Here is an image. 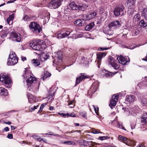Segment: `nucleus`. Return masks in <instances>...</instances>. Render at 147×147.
Here are the masks:
<instances>
[{
    "label": "nucleus",
    "mask_w": 147,
    "mask_h": 147,
    "mask_svg": "<svg viewBox=\"0 0 147 147\" xmlns=\"http://www.w3.org/2000/svg\"><path fill=\"white\" fill-rule=\"evenodd\" d=\"M0 81L5 84L8 85L9 86H7V88H10L11 86V80L7 76L3 74L0 75Z\"/></svg>",
    "instance_id": "obj_5"
},
{
    "label": "nucleus",
    "mask_w": 147,
    "mask_h": 147,
    "mask_svg": "<svg viewBox=\"0 0 147 147\" xmlns=\"http://www.w3.org/2000/svg\"><path fill=\"white\" fill-rule=\"evenodd\" d=\"M109 49V47L108 48H103V47H99L98 48L99 51H103L104 50H107Z\"/></svg>",
    "instance_id": "obj_62"
},
{
    "label": "nucleus",
    "mask_w": 147,
    "mask_h": 147,
    "mask_svg": "<svg viewBox=\"0 0 147 147\" xmlns=\"http://www.w3.org/2000/svg\"><path fill=\"white\" fill-rule=\"evenodd\" d=\"M140 46H141L140 45H136L135 46H132L131 45V46H127V47L125 46V47H126L127 49H134V48L137 47H138Z\"/></svg>",
    "instance_id": "obj_49"
},
{
    "label": "nucleus",
    "mask_w": 147,
    "mask_h": 147,
    "mask_svg": "<svg viewBox=\"0 0 147 147\" xmlns=\"http://www.w3.org/2000/svg\"><path fill=\"white\" fill-rule=\"evenodd\" d=\"M53 55V58L54 59L53 61V65H55L59 66L61 65L62 61V53L59 51L57 53H54Z\"/></svg>",
    "instance_id": "obj_3"
},
{
    "label": "nucleus",
    "mask_w": 147,
    "mask_h": 147,
    "mask_svg": "<svg viewBox=\"0 0 147 147\" xmlns=\"http://www.w3.org/2000/svg\"><path fill=\"white\" fill-rule=\"evenodd\" d=\"M29 68L25 69L24 73L23 74V76L24 78L26 79V82L27 86L32 85L35 84L36 82V78L31 73V71L29 69Z\"/></svg>",
    "instance_id": "obj_1"
},
{
    "label": "nucleus",
    "mask_w": 147,
    "mask_h": 147,
    "mask_svg": "<svg viewBox=\"0 0 147 147\" xmlns=\"http://www.w3.org/2000/svg\"><path fill=\"white\" fill-rule=\"evenodd\" d=\"M135 100V97L134 95H127L126 96L125 101L127 103H131L134 102Z\"/></svg>",
    "instance_id": "obj_20"
},
{
    "label": "nucleus",
    "mask_w": 147,
    "mask_h": 147,
    "mask_svg": "<svg viewBox=\"0 0 147 147\" xmlns=\"http://www.w3.org/2000/svg\"><path fill=\"white\" fill-rule=\"evenodd\" d=\"M111 122H110V123H111L112 125H113L116 126L117 124V122H118L117 119L115 118L114 120L111 121Z\"/></svg>",
    "instance_id": "obj_55"
},
{
    "label": "nucleus",
    "mask_w": 147,
    "mask_h": 147,
    "mask_svg": "<svg viewBox=\"0 0 147 147\" xmlns=\"http://www.w3.org/2000/svg\"><path fill=\"white\" fill-rule=\"evenodd\" d=\"M96 14L97 13L95 11L90 13L87 14H84L83 15V19L86 21L92 20L96 16Z\"/></svg>",
    "instance_id": "obj_12"
},
{
    "label": "nucleus",
    "mask_w": 147,
    "mask_h": 147,
    "mask_svg": "<svg viewBox=\"0 0 147 147\" xmlns=\"http://www.w3.org/2000/svg\"><path fill=\"white\" fill-rule=\"evenodd\" d=\"M38 106H34L33 108L31 107L30 108V112H32L33 111H34L35 109H37V108L38 107Z\"/></svg>",
    "instance_id": "obj_58"
},
{
    "label": "nucleus",
    "mask_w": 147,
    "mask_h": 147,
    "mask_svg": "<svg viewBox=\"0 0 147 147\" xmlns=\"http://www.w3.org/2000/svg\"><path fill=\"white\" fill-rule=\"evenodd\" d=\"M10 38L13 40L17 42H20L21 41V37L20 34L16 32L11 33Z\"/></svg>",
    "instance_id": "obj_9"
},
{
    "label": "nucleus",
    "mask_w": 147,
    "mask_h": 147,
    "mask_svg": "<svg viewBox=\"0 0 147 147\" xmlns=\"http://www.w3.org/2000/svg\"><path fill=\"white\" fill-rule=\"evenodd\" d=\"M103 72L105 73V76L106 78H108L112 77V74L111 72H109L108 71H106L105 69H104L103 71Z\"/></svg>",
    "instance_id": "obj_41"
},
{
    "label": "nucleus",
    "mask_w": 147,
    "mask_h": 147,
    "mask_svg": "<svg viewBox=\"0 0 147 147\" xmlns=\"http://www.w3.org/2000/svg\"><path fill=\"white\" fill-rule=\"evenodd\" d=\"M70 33L69 31L62 30L57 34V38L58 39H61L65 38L69 36Z\"/></svg>",
    "instance_id": "obj_13"
},
{
    "label": "nucleus",
    "mask_w": 147,
    "mask_h": 147,
    "mask_svg": "<svg viewBox=\"0 0 147 147\" xmlns=\"http://www.w3.org/2000/svg\"><path fill=\"white\" fill-rule=\"evenodd\" d=\"M109 25L111 28L113 27L115 28H119L121 26V24L119 21L115 20L111 22Z\"/></svg>",
    "instance_id": "obj_22"
},
{
    "label": "nucleus",
    "mask_w": 147,
    "mask_h": 147,
    "mask_svg": "<svg viewBox=\"0 0 147 147\" xmlns=\"http://www.w3.org/2000/svg\"><path fill=\"white\" fill-rule=\"evenodd\" d=\"M140 26L142 27H145L147 26V22H145L144 20H142L139 23Z\"/></svg>",
    "instance_id": "obj_44"
},
{
    "label": "nucleus",
    "mask_w": 147,
    "mask_h": 147,
    "mask_svg": "<svg viewBox=\"0 0 147 147\" xmlns=\"http://www.w3.org/2000/svg\"><path fill=\"white\" fill-rule=\"evenodd\" d=\"M18 61V58L16 56L14 52H10L7 62L8 65H14L16 64Z\"/></svg>",
    "instance_id": "obj_4"
},
{
    "label": "nucleus",
    "mask_w": 147,
    "mask_h": 147,
    "mask_svg": "<svg viewBox=\"0 0 147 147\" xmlns=\"http://www.w3.org/2000/svg\"><path fill=\"white\" fill-rule=\"evenodd\" d=\"M84 144H80V147H85L87 144H88L89 147H96V144L95 142H94L92 141H86L84 142Z\"/></svg>",
    "instance_id": "obj_21"
},
{
    "label": "nucleus",
    "mask_w": 147,
    "mask_h": 147,
    "mask_svg": "<svg viewBox=\"0 0 147 147\" xmlns=\"http://www.w3.org/2000/svg\"><path fill=\"white\" fill-rule=\"evenodd\" d=\"M51 76V74L47 71H45L42 74L41 78L43 80H44L45 79L48 77H49Z\"/></svg>",
    "instance_id": "obj_30"
},
{
    "label": "nucleus",
    "mask_w": 147,
    "mask_h": 147,
    "mask_svg": "<svg viewBox=\"0 0 147 147\" xmlns=\"http://www.w3.org/2000/svg\"><path fill=\"white\" fill-rule=\"evenodd\" d=\"M117 59L119 63L124 65L126 64L127 62H129L130 61L128 57L124 58L122 56L118 57Z\"/></svg>",
    "instance_id": "obj_14"
},
{
    "label": "nucleus",
    "mask_w": 147,
    "mask_h": 147,
    "mask_svg": "<svg viewBox=\"0 0 147 147\" xmlns=\"http://www.w3.org/2000/svg\"><path fill=\"white\" fill-rule=\"evenodd\" d=\"M98 140H104L107 139V137L105 136H100L98 138Z\"/></svg>",
    "instance_id": "obj_59"
},
{
    "label": "nucleus",
    "mask_w": 147,
    "mask_h": 147,
    "mask_svg": "<svg viewBox=\"0 0 147 147\" xmlns=\"http://www.w3.org/2000/svg\"><path fill=\"white\" fill-rule=\"evenodd\" d=\"M27 96L28 101L30 103H32L35 101V97L33 95L30 93H27Z\"/></svg>",
    "instance_id": "obj_23"
},
{
    "label": "nucleus",
    "mask_w": 147,
    "mask_h": 147,
    "mask_svg": "<svg viewBox=\"0 0 147 147\" xmlns=\"http://www.w3.org/2000/svg\"><path fill=\"white\" fill-rule=\"evenodd\" d=\"M119 96L118 95L113 96L112 99L110 100V104L109 105V106L111 108L115 106L118 101Z\"/></svg>",
    "instance_id": "obj_17"
},
{
    "label": "nucleus",
    "mask_w": 147,
    "mask_h": 147,
    "mask_svg": "<svg viewBox=\"0 0 147 147\" xmlns=\"http://www.w3.org/2000/svg\"><path fill=\"white\" fill-rule=\"evenodd\" d=\"M8 94V92L7 90L5 88H0V95L1 96H6Z\"/></svg>",
    "instance_id": "obj_27"
},
{
    "label": "nucleus",
    "mask_w": 147,
    "mask_h": 147,
    "mask_svg": "<svg viewBox=\"0 0 147 147\" xmlns=\"http://www.w3.org/2000/svg\"><path fill=\"white\" fill-rule=\"evenodd\" d=\"M86 1L84 0H77V3L80 5H83V4H86L85 3L86 2Z\"/></svg>",
    "instance_id": "obj_51"
},
{
    "label": "nucleus",
    "mask_w": 147,
    "mask_h": 147,
    "mask_svg": "<svg viewBox=\"0 0 147 147\" xmlns=\"http://www.w3.org/2000/svg\"><path fill=\"white\" fill-rule=\"evenodd\" d=\"M29 27L33 32L36 34L40 33L41 30L40 26L35 22H31Z\"/></svg>",
    "instance_id": "obj_7"
},
{
    "label": "nucleus",
    "mask_w": 147,
    "mask_h": 147,
    "mask_svg": "<svg viewBox=\"0 0 147 147\" xmlns=\"http://www.w3.org/2000/svg\"><path fill=\"white\" fill-rule=\"evenodd\" d=\"M136 141L133 140H129L127 139L125 144L127 145L131 146H134L136 145Z\"/></svg>",
    "instance_id": "obj_26"
},
{
    "label": "nucleus",
    "mask_w": 147,
    "mask_h": 147,
    "mask_svg": "<svg viewBox=\"0 0 147 147\" xmlns=\"http://www.w3.org/2000/svg\"><path fill=\"white\" fill-rule=\"evenodd\" d=\"M88 51L87 49H85L84 48L80 49L78 51V53L80 54H81L82 52H86Z\"/></svg>",
    "instance_id": "obj_52"
},
{
    "label": "nucleus",
    "mask_w": 147,
    "mask_h": 147,
    "mask_svg": "<svg viewBox=\"0 0 147 147\" xmlns=\"http://www.w3.org/2000/svg\"><path fill=\"white\" fill-rule=\"evenodd\" d=\"M53 95H52V94H49V96L48 97L46 98L45 99H46L47 100H49V102L51 101L52 100V96L54 94V92H53Z\"/></svg>",
    "instance_id": "obj_54"
},
{
    "label": "nucleus",
    "mask_w": 147,
    "mask_h": 147,
    "mask_svg": "<svg viewBox=\"0 0 147 147\" xmlns=\"http://www.w3.org/2000/svg\"><path fill=\"white\" fill-rule=\"evenodd\" d=\"M89 109L90 110V111H91V109H94V110L95 112L98 115V108L96 106H94V105H92L91 106L89 107Z\"/></svg>",
    "instance_id": "obj_37"
},
{
    "label": "nucleus",
    "mask_w": 147,
    "mask_h": 147,
    "mask_svg": "<svg viewBox=\"0 0 147 147\" xmlns=\"http://www.w3.org/2000/svg\"><path fill=\"white\" fill-rule=\"evenodd\" d=\"M30 47L33 49L39 51H42L45 48V43L43 40H34L30 43Z\"/></svg>",
    "instance_id": "obj_2"
},
{
    "label": "nucleus",
    "mask_w": 147,
    "mask_h": 147,
    "mask_svg": "<svg viewBox=\"0 0 147 147\" xmlns=\"http://www.w3.org/2000/svg\"><path fill=\"white\" fill-rule=\"evenodd\" d=\"M22 20L25 22H28L31 20V18L26 15H24L22 19Z\"/></svg>",
    "instance_id": "obj_43"
},
{
    "label": "nucleus",
    "mask_w": 147,
    "mask_h": 147,
    "mask_svg": "<svg viewBox=\"0 0 147 147\" xmlns=\"http://www.w3.org/2000/svg\"><path fill=\"white\" fill-rule=\"evenodd\" d=\"M63 143L64 144L69 145H74L75 144V142L69 141H65V142H63Z\"/></svg>",
    "instance_id": "obj_48"
},
{
    "label": "nucleus",
    "mask_w": 147,
    "mask_h": 147,
    "mask_svg": "<svg viewBox=\"0 0 147 147\" xmlns=\"http://www.w3.org/2000/svg\"><path fill=\"white\" fill-rule=\"evenodd\" d=\"M117 61L115 60L113 57H111L109 58V64L116 70L119 67V66L117 64Z\"/></svg>",
    "instance_id": "obj_15"
},
{
    "label": "nucleus",
    "mask_w": 147,
    "mask_h": 147,
    "mask_svg": "<svg viewBox=\"0 0 147 147\" xmlns=\"http://www.w3.org/2000/svg\"><path fill=\"white\" fill-rule=\"evenodd\" d=\"M94 25L93 22H91L89 24L87 25L85 28V30L86 31H89L91 30Z\"/></svg>",
    "instance_id": "obj_33"
},
{
    "label": "nucleus",
    "mask_w": 147,
    "mask_h": 147,
    "mask_svg": "<svg viewBox=\"0 0 147 147\" xmlns=\"http://www.w3.org/2000/svg\"><path fill=\"white\" fill-rule=\"evenodd\" d=\"M38 17L42 19H43L44 23V24H46L48 22L50 18V14L48 12L46 13H41L39 15Z\"/></svg>",
    "instance_id": "obj_11"
},
{
    "label": "nucleus",
    "mask_w": 147,
    "mask_h": 147,
    "mask_svg": "<svg viewBox=\"0 0 147 147\" xmlns=\"http://www.w3.org/2000/svg\"><path fill=\"white\" fill-rule=\"evenodd\" d=\"M136 125V123L135 122L132 123L131 124V129H133L135 128V127Z\"/></svg>",
    "instance_id": "obj_63"
},
{
    "label": "nucleus",
    "mask_w": 147,
    "mask_h": 147,
    "mask_svg": "<svg viewBox=\"0 0 147 147\" xmlns=\"http://www.w3.org/2000/svg\"><path fill=\"white\" fill-rule=\"evenodd\" d=\"M7 138L9 139H12L13 138V135L12 134H8Z\"/></svg>",
    "instance_id": "obj_64"
},
{
    "label": "nucleus",
    "mask_w": 147,
    "mask_h": 147,
    "mask_svg": "<svg viewBox=\"0 0 147 147\" xmlns=\"http://www.w3.org/2000/svg\"><path fill=\"white\" fill-rule=\"evenodd\" d=\"M99 85V82L96 81L93 83L88 92L94 93L97 90Z\"/></svg>",
    "instance_id": "obj_16"
},
{
    "label": "nucleus",
    "mask_w": 147,
    "mask_h": 147,
    "mask_svg": "<svg viewBox=\"0 0 147 147\" xmlns=\"http://www.w3.org/2000/svg\"><path fill=\"white\" fill-rule=\"evenodd\" d=\"M124 7L122 5H120L116 6L114 11V15L116 16L124 15Z\"/></svg>",
    "instance_id": "obj_8"
},
{
    "label": "nucleus",
    "mask_w": 147,
    "mask_h": 147,
    "mask_svg": "<svg viewBox=\"0 0 147 147\" xmlns=\"http://www.w3.org/2000/svg\"><path fill=\"white\" fill-rule=\"evenodd\" d=\"M134 11L133 8L129 7L128 8V10L127 11L128 14L129 16H132Z\"/></svg>",
    "instance_id": "obj_45"
},
{
    "label": "nucleus",
    "mask_w": 147,
    "mask_h": 147,
    "mask_svg": "<svg viewBox=\"0 0 147 147\" xmlns=\"http://www.w3.org/2000/svg\"><path fill=\"white\" fill-rule=\"evenodd\" d=\"M14 13H12L9 16L7 20V23L9 25H11L12 23L13 19L14 18Z\"/></svg>",
    "instance_id": "obj_28"
},
{
    "label": "nucleus",
    "mask_w": 147,
    "mask_h": 147,
    "mask_svg": "<svg viewBox=\"0 0 147 147\" xmlns=\"http://www.w3.org/2000/svg\"><path fill=\"white\" fill-rule=\"evenodd\" d=\"M117 127H118L122 129H124L126 130V129L124 128V127L122 125V123L119 122L118 121L117 122Z\"/></svg>",
    "instance_id": "obj_50"
},
{
    "label": "nucleus",
    "mask_w": 147,
    "mask_h": 147,
    "mask_svg": "<svg viewBox=\"0 0 147 147\" xmlns=\"http://www.w3.org/2000/svg\"><path fill=\"white\" fill-rule=\"evenodd\" d=\"M9 32L7 29L3 30L1 33V38H4L6 37Z\"/></svg>",
    "instance_id": "obj_32"
},
{
    "label": "nucleus",
    "mask_w": 147,
    "mask_h": 147,
    "mask_svg": "<svg viewBox=\"0 0 147 147\" xmlns=\"http://www.w3.org/2000/svg\"><path fill=\"white\" fill-rule=\"evenodd\" d=\"M134 18L137 20H139L140 19V16L139 14H136L134 16Z\"/></svg>",
    "instance_id": "obj_61"
},
{
    "label": "nucleus",
    "mask_w": 147,
    "mask_h": 147,
    "mask_svg": "<svg viewBox=\"0 0 147 147\" xmlns=\"http://www.w3.org/2000/svg\"><path fill=\"white\" fill-rule=\"evenodd\" d=\"M32 62L33 65L36 67L38 66L40 64L39 61L38 59H33L32 60Z\"/></svg>",
    "instance_id": "obj_39"
},
{
    "label": "nucleus",
    "mask_w": 147,
    "mask_h": 147,
    "mask_svg": "<svg viewBox=\"0 0 147 147\" xmlns=\"http://www.w3.org/2000/svg\"><path fill=\"white\" fill-rule=\"evenodd\" d=\"M118 139L120 141L123 142L125 144L127 140V138L121 135H119L118 137Z\"/></svg>",
    "instance_id": "obj_40"
},
{
    "label": "nucleus",
    "mask_w": 147,
    "mask_h": 147,
    "mask_svg": "<svg viewBox=\"0 0 147 147\" xmlns=\"http://www.w3.org/2000/svg\"><path fill=\"white\" fill-rule=\"evenodd\" d=\"M88 6V5L87 4L78 5V10L81 11L85 10L86 9Z\"/></svg>",
    "instance_id": "obj_29"
},
{
    "label": "nucleus",
    "mask_w": 147,
    "mask_h": 147,
    "mask_svg": "<svg viewBox=\"0 0 147 147\" xmlns=\"http://www.w3.org/2000/svg\"><path fill=\"white\" fill-rule=\"evenodd\" d=\"M87 78V76H85L84 75H82L79 76L76 78V85L79 84L80 82L82 80L84 79Z\"/></svg>",
    "instance_id": "obj_24"
},
{
    "label": "nucleus",
    "mask_w": 147,
    "mask_h": 147,
    "mask_svg": "<svg viewBox=\"0 0 147 147\" xmlns=\"http://www.w3.org/2000/svg\"><path fill=\"white\" fill-rule=\"evenodd\" d=\"M80 115L83 118L87 119V113L85 111L80 112Z\"/></svg>",
    "instance_id": "obj_42"
},
{
    "label": "nucleus",
    "mask_w": 147,
    "mask_h": 147,
    "mask_svg": "<svg viewBox=\"0 0 147 147\" xmlns=\"http://www.w3.org/2000/svg\"><path fill=\"white\" fill-rule=\"evenodd\" d=\"M141 29L140 28H135L134 29V30L135 31L134 32L135 35L136 36L138 35Z\"/></svg>",
    "instance_id": "obj_47"
},
{
    "label": "nucleus",
    "mask_w": 147,
    "mask_h": 147,
    "mask_svg": "<svg viewBox=\"0 0 147 147\" xmlns=\"http://www.w3.org/2000/svg\"><path fill=\"white\" fill-rule=\"evenodd\" d=\"M141 15L147 21V9H143Z\"/></svg>",
    "instance_id": "obj_38"
},
{
    "label": "nucleus",
    "mask_w": 147,
    "mask_h": 147,
    "mask_svg": "<svg viewBox=\"0 0 147 147\" xmlns=\"http://www.w3.org/2000/svg\"><path fill=\"white\" fill-rule=\"evenodd\" d=\"M92 133L94 134H98L100 133V131L98 129H94L92 131Z\"/></svg>",
    "instance_id": "obj_60"
},
{
    "label": "nucleus",
    "mask_w": 147,
    "mask_h": 147,
    "mask_svg": "<svg viewBox=\"0 0 147 147\" xmlns=\"http://www.w3.org/2000/svg\"><path fill=\"white\" fill-rule=\"evenodd\" d=\"M142 122L143 123L147 122V113L144 114L141 117Z\"/></svg>",
    "instance_id": "obj_36"
},
{
    "label": "nucleus",
    "mask_w": 147,
    "mask_h": 147,
    "mask_svg": "<svg viewBox=\"0 0 147 147\" xmlns=\"http://www.w3.org/2000/svg\"><path fill=\"white\" fill-rule=\"evenodd\" d=\"M39 87V83L37 82L35 84H33L27 86V90L33 92V93H36L38 91Z\"/></svg>",
    "instance_id": "obj_10"
},
{
    "label": "nucleus",
    "mask_w": 147,
    "mask_h": 147,
    "mask_svg": "<svg viewBox=\"0 0 147 147\" xmlns=\"http://www.w3.org/2000/svg\"><path fill=\"white\" fill-rule=\"evenodd\" d=\"M49 56L47 54L43 53L42 54L40 57V59L42 61H44L47 60Z\"/></svg>",
    "instance_id": "obj_34"
},
{
    "label": "nucleus",
    "mask_w": 147,
    "mask_h": 147,
    "mask_svg": "<svg viewBox=\"0 0 147 147\" xmlns=\"http://www.w3.org/2000/svg\"><path fill=\"white\" fill-rule=\"evenodd\" d=\"M75 132H78L81 134V132L80 130H76V131L73 130L70 131H67L65 133V134H70Z\"/></svg>",
    "instance_id": "obj_53"
},
{
    "label": "nucleus",
    "mask_w": 147,
    "mask_h": 147,
    "mask_svg": "<svg viewBox=\"0 0 147 147\" xmlns=\"http://www.w3.org/2000/svg\"><path fill=\"white\" fill-rule=\"evenodd\" d=\"M111 27H110L109 25L107 26L106 28L103 30V31L105 33L110 35H112L113 33V31L111 30Z\"/></svg>",
    "instance_id": "obj_25"
},
{
    "label": "nucleus",
    "mask_w": 147,
    "mask_h": 147,
    "mask_svg": "<svg viewBox=\"0 0 147 147\" xmlns=\"http://www.w3.org/2000/svg\"><path fill=\"white\" fill-rule=\"evenodd\" d=\"M86 21L83 19V16H82L81 19H78L75 21L74 24L76 26H83L85 24Z\"/></svg>",
    "instance_id": "obj_19"
},
{
    "label": "nucleus",
    "mask_w": 147,
    "mask_h": 147,
    "mask_svg": "<svg viewBox=\"0 0 147 147\" xmlns=\"http://www.w3.org/2000/svg\"><path fill=\"white\" fill-rule=\"evenodd\" d=\"M141 101L142 104L144 105H145L147 103V100L144 98H142L141 99Z\"/></svg>",
    "instance_id": "obj_56"
},
{
    "label": "nucleus",
    "mask_w": 147,
    "mask_h": 147,
    "mask_svg": "<svg viewBox=\"0 0 147 147\" xmlns=\"http://www.w3.org/2000/svg\"><path fill=\"white\" fill-rule=\"evenodd\" d=\"M63 0H52L48 5L49 7L51 9H55L60 6Z\"/></svg>",
    "instance_id": "obj_6"
},
{
    "label": "nucleus",
    "mask_w": 147,
    "mask_h": 147,
    "mask_svg": "<svg viewBox=\"0 0 147 147\" xmlns=\"http://www.w3.org/2000/svg\"><path fill=\"white\" fill-rule=\"evenodd\" d=\"M126 3L128 8H133L134 5L135 4V1L134 0H128Z\"/></svg>",
    "instance_id": "obj_31"
},
{
    "label": "nucleus",
    "mask_w": 147,
    "mask_h": 147,
    "mask_svg": "<svg viewBox=\"0 0 147 147\" xmlns=\"http://www.w3.org/2000/svg\"><path fill=\"white\" fill-rule=\"evenodd\" d=\"M71 8L73 10H78V5L76 4L74 2L71 3L69 5Z\"/></svg>",
    "instance_id": "obj_35"
},
{
    "label": "nucleus",
    "mask_w": 147,
    "mask_h": 147,
    "mask_svg": "<svg viewBox=\"0 0 147 147\" xmlns=\"http://www.w3.org/2000/svg\"><path fill=\"white\" fill-rule=\"evenodd\" d=\"M128 109H126V111H128L129 112V113L131 114V115H134V112H136V110L134 108H132L130 109V110L129 109L128 110Z\"/></svg>",
    "instance_id": "obj_46"
},
{
    "label": "nucleus",
    "mask_w": 147,
    "mask_h": 147,
    "mask_svg": "<svg viewBox=\"0 0 147 147\" xmlns=\"http://www.w3.org/2000/svg\"><path fill=\"white\" fill-rule=\"evenodd\" d=\"M106 54L107 53L106 52H100L97 54V58L98 61V62L97 63L98 68H100L99 66L101 64V59L105 57Z\"/></svg>",
    "instance_id": "obj_18"
},
{
    "label": "nucleus",
    "mask_w": 147,
    "mask_h": 147,
    "mask_svg": "<svg viewBox=\"0 0 147 147\" xmlns=\"http://www.w3.org/2000/svg\"><path fill=\"white\" fill-rule=\"evenodd\" d=\"M82 62L84 64L86 63H87V61L86 59H87V58H85V57L83 56L81 57Z\"/></svg>",
    "instance_id": "obj_57"
}]
</instances>
